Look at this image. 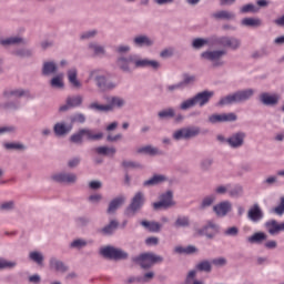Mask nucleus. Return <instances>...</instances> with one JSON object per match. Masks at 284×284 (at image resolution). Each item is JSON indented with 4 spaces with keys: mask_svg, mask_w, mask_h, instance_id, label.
<instances>
[{
    "mask_svg": "<svg viewBox=\"0 0 284 284\" xmlns=\"http://www.w3.org/2000/svg\"><path fill=\"white\" fill-rule=\"evenodd\" d=\"M237 116L235 113H222V114H211L209 116V123L215 125V123H234Z\"/></svg>",
    "mask_w": 284,
    "mask_h": 284,
    "instance_id": "2eb2a0df",
    "label": "nucleus"
},
{
    "mask_svg": "<svg viewBox=\"0 0 284 284\" xmlns=\"http://www.w3.org/2000/svg\"><path fill=\"white\" fill-rule=\"evenodd\" d=\"M130 63H134V55H121L116 59V65L122 72H126L130 74L132 72V68H130Z\"/></svg>",
    "mask_w": 284,
    "mask_h": 284,
    "instance_id": "f3484780",
    "label": "nucleus"
},
{
    "mask_svg": "<svg viewBox=\"0 0 284 284\" xmlns=\"http://www.w3.org/2000/svg\"><path fill=\"white\" fill-rule=\"evenodd\" d=\"M209 43H211V45H222L224 48V44H225V37H216V36H213Z\"/></svg>",
    "mask_w": 284,
    "mask_h": 284,
    "instance_id": "e2e57ef3",
    "label": "nucleus"
},
{
    "mask_svg": "<svg viewBox=\"0 0 284 284\" xmlns=\"http://www.w3.org/2000/svg\"><path fill=\"white\" fill-rule=\"evenodd\" d=\"M69 121H70V125H72V128H73L74 123H80V125H83V123H85V121H87V118H85V114L78 112V113L70 115Z\"/></svg>",
    "mask_w": 284,
    "mask_h": 284,
    "instance_id": "ea45409f",
    "label": "nucleus"
},
{
    "mask_svg": "<svg viewBox=\"0 0 284 284\" xmlns=\"http://www.w3.org/2000/svg\"><path fill=\"white\" fill-rule=\"evenodd\" d=\"M119 227V222L116 220H112L108 225L98 230L99 234H103V236H110L114 234V230Z\"/></svg>",
    "mask_w": 284,
    "mask_h": 284,
    "instance_id": "473e14b6",
    "label": "nucleus"
},
{
    "mask_svg": "<svg viewBox=\"0 0 284 284\" xmlns=\"http://www.w3.org/2000/svg\"><path fill=\"white\" fill-rule=\"evenodd\" d=\"M165 181H168V176L154 174L151 179L143 182V187H154V185H161V183H165Z\"/></svg>",
    "mask_w": 284,
    "mask_h": 284,
    "instance_id": "cd10ccee",
    "label": "nucleus"
},
{
    "mask_svg": "<svg viewBox=\"0 0 284 284\" xmlns=\"http://www.w3.org/2000/svg\"><path fill=\"white\" fill-rule=\"evenodd\" d=\"M201 134V128L199 126H189L186 128V140L194 139L195 136H199Z\"/></svg>",
    "mask_w": 284,
    "mask_h": 284,
    "instance_id": "3c124183",
    "label": "nucleus"
},
{
    "mask_svg": "<svg viewBox=\"0 0 284 284\" xmlns=\"http://www.w3.org/2000/svg\"><path fill=\"white\" fill-rule=\"evenodd\" d=\"M14 210V201H8L0 204V212H12Z\"/></svg>",
    "mask_w": 284,
    "mask_h": 284,
    "instance_id": "680f3d73",
    "label": "nucleus"
},
{
    "mask_svg": "<svg viewBox=\"0 0 284 284\" xmlns=\"http://www.w3.org/2000/svg\"><path fill=\"white\" fill-rule=\"evenodd\" d=\"M0 45H28V40L21 37H10L7 39L0 40Z\"/></svg>",
    "mask_w": 284,
    "mask_h": 284,
    "instance_id": "c85d7f7f",
    "label": "nucleus"
},
{
    "mask_svg": "<svg viewBox=\"0 0 284 284\" xmlns=\"http://www.w3.org/2000/svg\"><path fill=\"white\" fill-rule=\"evenodd\" d=\"M77 175L74 173L60 172L51 175V181L54 183H65L67 185H72L77 183Z\"/></svg>",
    "mask_w": 284,
    "mask_h": 284,
    "instance_id": "ddd939ff",
    "label": "nucleus"
},
{
    "mask_svg": "<svg viewBox=\"0 0 284 284\" xmlns=\"http://www.w3.org/2000/svg\"><path fill=\"white\" fill-rule=\"evenodd\" d=\"M53 132L55 136H68L72 132V124H67L65 121H61L54 124Z\"/></svg>",
    "mask_w": 284,
    "mask_h": 284,
    "instance_id": "a211bd4d",
    "label": "nucleus"
},
{
    "mask_svg": "<svg viewBox=\"0 0 284 284\" xmlns=\"http://www.w3.org/2000/svg\"><path fill=\"white\" fill-rule=\"evenodd\" d=\"M50 85L51 88H55L58 90H63V88H65V84L63 83V79L61 78V75L53 77L50 81Z\"/></svg>",
    "mask_w": 284,
    "mask_h": 284,
    "instance_id": "de8ad7c7",
    "label": "nucleus"
},
{
    "mask_svg": "<svg viewBox=\"0 0 284 284\" xmlns=\"http://www.w3.org/2000/svg\"><path fill=\"white\" fill-rule=\"evenodd\" d=\"M224 48L239 50V48H241V40L239 38L224 37Z\"/></svg>",
    "mask_w": 284,
    "mask_h": 284,
    "instance_id": "f704fd0d",
    "label": "nucleus"
},
{
    "mask_svg": "<svg viewBox=\"0 0 284 284\" xmlns=\"http://www.w3.org/2000/svg\"><path fill=\"white\" fill-rule=\"evenodd\" d=\"M135 68H152V70H159L161 68V63L156 60H148V59H142V60H136L134 59L133 61Z\"/></svg>",
    "mask_w": 284,
    "mask_h": 284,
    "instance_id": "b1692460",
    "label": "nucleus"
},
{
    "mask_svg": "<svg viewBox=\"0 0 284 284\" xmlns=\"http://www.w3.org/2000/svg\"><path fill=\"white\" fill-rule=\"evenodd\" d=\"M13 267H17V262L0 258V270H13Z\"/></svg>",
    "mask_w": 284,
    "mask_h": 284,
    "instance_id": "bf43d9fd",
    "label": "nucleus"
},
{
    "mask_svg": "<svg viewBox=\"0 0 284 284\" xmlns=\"http://www.w3.org/2000/svg\"><path fill=\"white\" fill-rule=\"evenodd\" d=\"M59 72V65L54 61H47L42 64V75L43 77H52V74H57Z\"/></svg>",
    "mask_w": 284,
    "mask_h": 284,
    "instance_id": "393cba45",
    "label": "nucleus"
},
{
    "mask_svg": "<svg viewBox=\"0 0 284 284\" xmlns=\"http://www.w3.org/2000/svg\"><path fill=\"white\" fill-rule=\"evenodd\" d=\"M256 91L252 88L237 90L233 93L227 94L226 97H223L217 102L219 108H224V105H234V103H245L254 97Z\"/></svg>",
    "mask_w": 284,
    "mask_h": 284,
    "instance_id": "f257e3e1",
    "label": "nucleus"
},
{
    "mask_svg": "<svg viewBox=\"0 0 284 284\" xmlns=\"http://www.w3.org/2000/svg\"><path fill=\"white\" fill-rule=\"evenodd\" d=\"M78 74L79 71L77 70V68H71L67 72L68 81L72 85V88H74L75 90H81L83 84H81V81H79V79L77 78Z\"/></svg>",
    "mask_w": 284,
    "mask_h": 284,
    "instance_id": "4be33fe9",
    "label": "nucleus"
},
{
    "mask_svg": "<svg viewBox=\"0 0 284 284\" xmlns=\"http://www.w3.org/2000/svg\"><path fill=\"white\" fill-rule=\"evenodd\" d=\"M196 82V75H190L187 73L183 74V80L181 81L182 87L187 88V85H192Z\"/></svg>",
    "mask_w": 284,
    "mask_h": 284,
    "instance_id": "864d4df0",
    "label": "nucleus"
},
{
    "mask_svg": "<svg viewBox=\"0 0 284 284\" xmlns=\"http://www.w3.org/2000/svg\"><path fill=\"white\" fill-rule=\"evenodd\" d=\"M246 138L247 134L243 131L234 132L227 138V145L231 146L232 150H239V148H243L245 145Z\"/></svg>",
    "mask_w": 284,
    "mask_h": 284,
    "instance_id": "9b49d317",
    "label": "nucleus"
},
{
    "mask_svg": "<svg viewBox=\"0 0 284 284\" xmlns=\"http://www.w3.org/2000/svg\"><path fill=\"white\" fill-rule=\"evenodd\" d=\"M273 212L277 214V216H283L284 214V196L280 197V204L273 209Z\"/></svg>",
    "mask_w": 284,
    "mask_h": 284,
    "instance_id": "0e129e2a",
    "label": "nucleus"
},
{
    "mask_svg": "<svg viewBox=\"0 0 284 284\" xmlns=\"http://www.w3.org/2000/svg\"><path fill=\"white\" fill-rule=\"evenodd\" d=\"M207 44H210L209 39L196 38L192 41V48H194V50H201V48H204V45Z\"/></svg>",
    "mask_w": 284,
    "mask_h": 284,
    "instance_id": "603ef678",
    "label": "nucleus"
},
{
    "mask_svg": "<svg viewBox=\"0 0 284 284\" xmlns=\"http://www.w3.org/2000/svg\"><path fill=\"white\" fill-rule=\"evenodd\" d=\"M122 168L124 170H143V164L136 162V161H122Z\"/></svg>",
    "mask_w": 284,
    "mask_h": 284,
    "instance_id": "c03bdc74",
    "label": "nucleus"
},
{
    "mask_svg": "<svg viewBox=\"0 0 284 284\" xmlns=\"http://www.w3.org/2000/svg\"><path fill=\"white\" fill-rule=\"evenodd\" d=\"M89 80L94 81L95 85H98L99 90L102 92H108V90H114V88H116L115 82H108L105 75L99 73L97 70L90 72Z\"/></svg>",
    "mask_w": 284,
    "mask_h": 284,
    "instance_id": "6e6552de",
    "label": "nucleus"
},
{
    "mask_svg": "<svg viewBox=\"0 0 284 284\" xmlns=\"http://www.w3.org/2000/svg\"><path fill=\"white\" fill-rule=\"evenodd\" d=\"M89 50H92L95 57H103L105 54V47L100 45L97 42L89 43Z\"/></svg>",
    "mask_w": 284,
    "mask_h": 284,
    "instance_id": "a19ab883",
    "label": "nucleus"
},
{
    "mask_svg": "<svg viewBox=\"0 0 284 284\" xmlns=\"http://www.w3.org/2000/svg\"><path fill=\"white\" fill-rule=\"evenodd\" d=\"M1 108H3V110H11L12 112H14L21 108V101L16 100V101L4 102L1 104Z\"/></svg>",
    "mask_w": 284,
    "mask_h": 284,
    "instance_id": "a18cd8bd",
    "label": "nucleus"
},
{
    "mask_svg": "<svg viewBox=\"0 0 284 284\" xmlns=\"http://www.w3.org/2000/svg\"><path fill=\"white\" fill-rule=\"evenodd\" d=\"M194 278H196V271L192 270L187 273L185 280H184V284H192L194 283Z\"/></svg>",
    "mask_w": 284,
    "mask_h": 284,
    "instance_id": "338daca9",
    "label": "nucleus"
},
{
    "mask_svg": "<svg viewBox=\"0 0 284 284\" xmlns=\"http://www.w3.org/2000/svg\"><path fill=\"white\" fill-rule=\"evenodd\" d=\"M227 54V51L225 50H213V51H204L201 53V59H204V61H211L214 65V68H221L223 65V57Z\"/></svg>",
    "mask_w": 284,
    "mask_h": 284,
    "instance_id": "9d476101",
    "label": "nucleus"
},
{
    "mask_svg": "<svg viewBox=\"0 0 284 284\" xmlns=\"http://www.w3.org/2000/svg\"><path fill=\"white\" fill-rule=\"evenodd\" d=\"M108 104H99L93 102L89 104V110H95L97 112H112L114 108H123L125 105V100L120 97L106 98Z\"/></svg>",
    "mask_w": 284,
    "mask_h": 284,
    "instance_id": "39448f33",
    "label": "nucleus"
},
{
    "mask_svg": "<svg viewBox=\"0 0 284 284\" xmlns=\"http://www.w3.org/2000/svg\"><path fill=\"white\" fill-rule=\"evenodd\" d=\"M213 163H214V160L212 158L203 159L200 162V168H201L202 172L210 171V168H212Z\"/></svg>",
    "mask_w": 284,
    "mask_h": 284,
    "instance_id": "5fc2aeb1",
    "label": "nucleus"
},
{
    "mask_svg": "<svg viewBox=\"0 0 284 284\" xmlns=\"http://www.w3.org/2000/svg\"><path fill=\"white\" fill-rule=\"evenodd\" d=\"M145 205V193L143 191H138L131 199L130 204L124 210V214L128 219H132L143 210Z\"/></svg>",
    "mask_w": 284,
    "mask_h": 284,
    "instance_id": "7ed1b4c3",
    "label": "nucleus"
},
{
    "mask_svg": "<svg viewBox=\"0 0 284 284\" xmlns=\"http://www.w3.org/2000/svg\"><path fill=\"white\" fill-rule=\"evenodd\" d=\"M125 203V195H119L115 199H113L106 209V214H115L116 210L121 207Z\"/></svg>",
    "mask_w": 284,
    "mask_h": 284,
    "instance_id": "5701e85b",
    "label": "nucleus"
},
{
    "mask_svg": "<svg viewBox=\"0 0 284 284\" xmlns=\"http://www.w3.org/2000/svg\"><path fill=\"white\" fill-rule=\"evenodd\" d=\"M97 154L101 156H114L116 154V148L114 146H98L95 149Z\"/></svg>",
    "mask_w": 284,
    "mask_h": 284,
    "instance_id": "4c0bfd02",
    "label": "nucleus"
},
{
    "mask_svg": "<svg viewBox=\"0 0 284 284\" xmlns=\"http://www.w3.org/2000/svg\"><path fill=\"white\" fill-rule=\"evenodd\" d=\"M212 97H214L213 91L205 90L199 92L194 97L184 100L180 104V110H191V108H195V105L203 108L204 105H207V103H210V99H212Z\"/></svg>",
    "mask_w": 284,
    "mask_h": 284,
    "instance_id": "f03ea898",
    "label": "nucleus"
},
{
    "mask_svg": "<svg viewBox=\"0 0 284 284\" xmlns=\"http://www.w3.org/2000/svg\"><path fill=\"white\" fill-rule=\"evenodd\" d=\"M247 217L253 223H258L263 219V211L258 204H254L247 212Z\"/></svg>",
    "mask_w": 284,
    "mask_h": 284,
    "instance_id": "bb28decb",
    "label": "nucleus"
},
{
    "mask_svg": "<svg viewBox=\"0 0 284 284\" xmlns=\"http://www.w3.org/2000/svg\"><path fill=\"white\" fill-rule=\"evenodd\" d=\"M250 12L251 13L257 12L256 6H254L252 3H247L240 8L241 14H247Z\"/></svg>",
    "mask_w": 284,
    "mask_h": 284,
    "instance_id": "4d7b16f0",
    "label": "nucleus"
},
{
    "mask_svg": "<svg viewBox=\"0 0 284 284\" xmlns=\"http://www.w3.org/2000/svg\"><path fill=\"white\" fill-rule=\"evenodd\" d=\"M88 245V242L85 240H74L73 242L70 243L71 250H81Z\"/></svg>",
    "mask_w": 284,
    "mask_h": 284,
    "instance_id": "13d9d810",
    "label": "nucleus"
},
{
    "mask_svg": "<svg viewBox=\"0 0 284 284\" xmlns=\"http://www.w3.org/2000/svg\"><path fill=\"white\" fill-rule=\"evenodd\" d=\"M248 243L261 245L263 241H267V234L264 232H256L253 235L247 237Z\"/></svg>",
    "mask_w": 284,
    "mask_h": 284,
    "instance_id": "c9c22d12",
    "label": "nucleus"
},
{
    "mask_svg": "<svg viewBox=\"0 0 284 284\" xmlns=\"http://www.w3.org/2000/svg\"><path fill=\"white\" fill-rule=\"evenodd\" d=\"M140 225H142L144 230H148V232H151L153 234H159V232L163 230V224L155 221L143 220L140 222Z\"/></svg>",
    "mask_w": 284,
    "mask_h": 284,
    "instance_id": "412c9836",
    "label": "nucleus"
},
{
    "mask_svg": "<svg viewBox=\"0 0 284 284\" xmlns=\"http://www.w3.org/2000/svg\"><path fill=\"white\" fill-rule=\"evenodd\" d=\"M49 265L51 270H54L55 272H61V274H65L68 272V266L65 263H63L61 260H58L57 257H51L49 261Z\"/></svg>",
    "mask_w": 284,
    "mask_h": 284,
    "instance_id": "2f4dec72",
    "label": "nucleus"
},
{
    "mask_svg": "<svg viewBox=\"0 0 284 284\" xmlns=\"http://www.w3.org/2000/svg\"><path fill=\"white\" fill-rule=\"evenodd\" d=\"M195 270L197 272H205L206 274H210V272H212V263L207 260H203L195 265Z\"/></svg>",
    "mask_w": 284,
    "mask_h": 284,
    "instance_id": "79ce46f5",
    "label": "nucleus"
},
{
    "mask_svg": "<svg viewBox=\"0 0 284 284\" xmlns=\"http://www.w3.org/2000/svg\"><path fill=\"white\" fill-rule=\"evenodd\" d=\"M100 254L103 258H109L110 261H126L130 256L128 252L111 245L102 247Z\"/></svg>",
    "mask_w": 284,
    "mask_h": 284,
    "instance_id": "0eeeda50",
    "label": "nucleus"
},
{
    "mask_svg": "<svg viewBox=\"0 0 284 284\" xmlns=\"http://www.w3.org/2000/svg\"><path fill=\"white\" fill-rule=\"evenodd\" d=\"M133 45L135 48H152L154 45V39L148 34H138L133 38Z\"/></svg>",
    "mask_w": 284,
    "mask_h": 284,
    "instance_id": "dca6fc26",
    "label": "nucleus"
},
{
    "mask_svg": "<svg viewBox=\"0 0 284 284\" xmlns=\"http://www.w3.org/2000/svg\"><path fill=\"white\" fill-rule=\"evenodd\" d=\"M65 103H69L70 108H81L83 105V95L68 97Z\"/></svg>",
    "mask_w": 284,
    "mask_h": 284,
    "instance_id": "58836bf2",
    "label": "nucleus"
},
{
    "mask_svg": "<svg viewBox=\"0 0 284 284\" xmlns=\"http://www.w3.org/2000/svg\"><path fill=\"white\" fill-rule=\"evenodd\" d=\"M3 146L6 148V150H20V151L26 150V145L23 143H17V142H8V143H4Z\"/></svg>",
    "mask_w": 284,
    "mask_h": 284,
    "instance_id": "6e6d98bb",
    "label": "nucleus"
},
{
    "mask_svg": "<svg viewBox=\"0 0 284 284\" xmlns=\"http://www.w3.org/2000/svg\"><path fill=\"white\" fill-rule=\"evenodd\" d=\"M216 203V195L215 194H210L206 195L200 203V210H207V207H212Z\"/></svg>",
    "mask_w": 284,
    "mask_h": 284,
    "instance_id": "e433bc0d",
    "label": "nucleus"
},
{
    "mask_svg": "<svg viewBox=\"0 0 284 284\" xmlns=\"http://www.w3.org/2000/svg\"><path fill=\"white\" fill-rule=\"evenodd\" d=\"M174 205H176V202H174V193L172 191L162 193L160 195V201L152 204L155 212L159 210H170V207H174Z\"/></svg>",
    "mask_w": 284,
    "mask_h": 284,
    "instance_id": "1a4fd4ad",
    "label": "nucleus"
},
{
    "mask_svg": "<svg viewBox=\"0 0 284 284\" xmlns=\"http://www.w3.org/2000/svg\"><path fill=\"white\" fill-rule=\"evenodd\" d=\"M12 54L18 59H32V57H34V50L30 48H19L13 50Z\"/></svg>",
    "mask_w": 284,
    "mask_h": 284,
    "instance_id": "7c9ffc66",
    "label": "nucleus"
},
{
    "mask_svg": "<svg viewBox=\"0 0 284 284\" xmlns=\"http://www.w3.org/2000/svg\"><path fill=\"white\" fill-rule=\"evenodd\" d=\"M241 23L245 28H261L263 26V22L258 18H244Z\"/></svg>",
    "mask_w": 284,
    "mask_h": 284,
    "instance_id": "72a5a7b5",
    "label": "nucleus"
},
{
    "mask_svg": "<svg viewBox=\"0 0 284 284\" xmlns=\"http://www.w3.org/2000/svg\"><path fill=\"white\" fill-rule=\"evenodd\" d=\"M30 261H33V263H37V265H43V254L39 251H33L29 253Z\"/></svg>",
    "mask_w": 284,
    "mask_h": 284,
    "instance_id": "49530a36",
    "label": "nucleus"
},
{
    "mask_svg": "<svg viewBox=\"0 0 284 284\" xmlns=\"http://www.w3.org/2000/svg\"><path fill=\"white\" fill-rule=\"evenodd\" d=\"M186 132V128H182L173 133V139L175 141H181L183 139L187 141V136H185Z\"/></svg>",
    "mask_w": 284,
    "mask_h": 284,
    "instance_id": "052dcab7",
    "label": "nucleus"
},
{
    "mask_svg": "<svg viewBox=\"0 0 284 284\" xmlns=\"http://www.w3.org/2000/svg\"><path fill=\"white\" fill-rule=\"evenodd\" d=\"M265 227L267 229L268 234L274 236L280 234V232H284V222L278 224L276 220H271L265 223Z\"/></svg>",
    "mask_w": 284,
    "mask_h": 284,
    "instance_id": "aec40b11",
    "label": "nucleus"
},
{
    "mask_svg": "<svg viewBox=\"0 0 284 284\" xmlns=\"http://www.w3.org/2000/svg\"><path fill=\"white\" fill-rule=\"evenodd\" d=\"M224 236H239V229L236 226L227 227L224 231Z\"/></svg>",
    "mask_w": 284,
    "mask_h": 284,
    "instance_id": "774afa93",
    "label": "nucleus"
},
{
    "mask_svg": "<svg viewBox=\"0 0 284 284\" xmlns=\"http://www.w3.org/2000/svg\"><path fill=\"white\" fill-rule=\"evenodd\" d=\"M158 116L161 121L165 119H174V116H176V111L172 108L164 109L158 113Z\"/></svg>",
    "mask_w": 284,
    "mask_h": 284,
    "instance_id": "37998d69",
    "label": "nucleus"
},
{
    "mask_svg": "<svg viewBox=\"0 0 284 284\" xmlns=\"http://www.w3.org/2000/svg\"><path fill=\"white\" fill-rule=\"evenodd\" d=\"M83 136L87 138V141H101V139H103V133H93L92 130L84 128L71 134L69 141L74 145H83Z\"/></svg>",
    "mask_w": 284,
    "mask_h": 284,
    "instance_id": "20e7f679",
    "label": "nucleus"
},
{
    "mask_svg": "<svg viewBox=\"0 0 284 284\" xmlns=\"http://www.w3.org/2000/svg\"><path fill=\"white\" fill-rule=\"evenodd\" d=\"M174 227H190V216H178Z\"/></svg>",
    "mask_w": 284,
    "mask_h": 284,
    "instance_id": "09e8293b",
    "label": "nucleus"
},
{
    "mask_svg": "<svg viewBox=\"0 0 284 284\" xmlns=\"http://www.w3.org/2000/svg\"><path fill=\"white\" fill-rule=\"evenodd\" d=\"M132 262L140 265L142 270H150L152 265H156V263H163V256L150 252L142 253L138 256L132 257Z\"/></svg>",
    "mask_w": 284,
    "mask_h": 284,
    "instance_id": "423d86ee",
    "label": "nucleus"
},
{
    "mask_svg": "<svg viewBox=\"0 0 284 284\" xmlns=\"http://www.w3.org/2000/svg\"><path fill=\"white\" fill-rule=\"evenodd\" d=\"M243 186L241 184H237L235 186H233L230 191H229V195L232 199H240V196L243 195Z\"/></svg>",
    "mask_w": 284,
    "mask_h": 284,
    "instance_id": "8fccbe9b",
    "label": "nucleus"
},
{
    "mask_svg": "<svg viewBox=\"0 0 284 284\" xmlns=\"http://www.w3.org/2000/svg\"><path fill=\"white\" fill-rule=\"evenodd\" d=\"M281 101V94L263 92L260 94V103L266 108H276Z\"/></svg>",
    "mask_w": 284,
    "mask_h": 284,
    "instance_id": "f8f14e48",
    "label": "nucleus"
},
{
    "mask_svg": "<svg viewBox=\"0 0 284 284\" xmlns=\"http://www.w3.org/2000/svg\"><path fill=\"white\" fill-rule=\"evenodd\" d=\"M97 34H99V31L97 29H93V30H90V31H87V32L82 33L80 36V39L82 41H85V39H94V37H97Z\"/></svg>",
    "mask_w": 284,
    "mask_h": 284,
    "instance_id": "69168bd1",
    "label": "nucleus"
},
{
    "mask_svg": "<svg viewBox=\"0 0 284 284\" xmlns=\"http://www.w3.org/2000/svg\"><path fill=\"white\" fill-rule=\"evenodd\" d=\"M138 154H148L149 156H163L165 152L153 145H145L138 149Z\"/></svg>",
    "mask_w": 284,
    "mask_h": 284,
    "instance_id": "a878e982",
    "label": "nucleus"
},
{
    "mask_svg": "<svg viewBox=\"0 0 284 284\" xmlns=\"http://www.w3.org/2000/svg\"><path fill=\"white\" fill-rule=\"evenodd\" d=\"M212 18L216 21H233V19H236V14L232 11L221 10L212 13Z\"/></svg>",
    "mask_w": 284,
    "mask_h": 284,
    "instance_id": "c756f323",
    "label": "nucleus"
},
{
    "mask_svg": "<svg viewBox=\"0 0 284 284\" xmlns=\"http://www.w3.org/2000/svg\"><path fill=\"white\" fill-rule=\"evenodd\" d=\"M213 212L219 219H225V216L232 212V202L229 200L219 202L213 205Z\"/></svg>",
    "mask_w": 284,
    "mask_h": 284,
    "instance_id": "4468645a",
    "label": "nucleus"
},
{
    "mask_svg": "<svg viewBox=\"0 0 284 284\" xmlns=\"http://www.w3.org/2000/svg\"><path fill=\"white\" fill-rule=\"evenodd\" d=\"M2 95L7 100L12 99V97L14 99H21V97H29L30 91L23 89H7L3 91Z\"/></svg>",
    "mask_w": 284,
    "mask_h": 284,
    "instance_id": "6ab92c4d",
    "label": "nucleus"
}]
</instances>
